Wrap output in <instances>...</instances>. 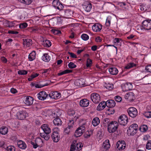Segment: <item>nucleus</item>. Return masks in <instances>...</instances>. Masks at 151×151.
I'll return each mask as SVG.
<instances>
[{"mask_svg": "<svg viewBox=\"0 0 151 151\" xmlns=\"http://www.w3.org/2000/svg\"><path fill=\"white\" fill-rule=\"evenodd\" d=\"M36 53L35 51H33L31 53L29 54L28 57L29 60L32 61L35 58Z\"/></svg>", "mask_w": 151, "mask_h": 151, "instance_id": "nucleus-31", "label": "nucleus"}, {"mask_svg": "<svg viewBox=\"0 0 151 151\" xmlns=\"http://www.w3.org/2000/svg\"><path fill=\"white\" fill-rule=\"evenodd\" d=\"M103 147L106 149H108L110 147V145L109 142V140H106L103 143Z\"/></svg>", "mask_w": 151, "mask_h": 151, "instance_id": "nucleus-28", "label": "nucleus"}, {"mask_svg": "<svg viewBox=\"0 0 151 151\" xmlns=\"http://www.w3.org/2000/svg\"><path fill=\"white\" fill-rule=\"evenodd\" d=\"M92 64V60L89 58L87 59V60L86 66L87 67H90Z\"/></svg>", "mask_w": 151, "mask_h": 151, "instance_id": "nucleus-44", "label": "nucleus"}, {"mask_svg": "<svg viewBox=\"0 0 151 151\" xmlns=\"http://www.w3.org/2000/svg\"><path fill=\"white\" fill-rule=\"evenodd\" d=\"M138 125L136 124L131 125L127 130V133L129 136L134 135L137 132Z\"/></svg>", "mask_w": 151, "mask_h": 151, "instance_id": "nucleus-2", "label": "nucleus"}, {"mask_svg": "<svg viewBox=\"0 0 151 151\" xmlns=\"http://www.w3.org/2000/svg\"><path fill=\"white\" fill-rule=\"evenodd\" d=\"M105 87L108 89L111 90L113 88V85L111 84H106Z\"/></svg>", "mask_w": 151, "mask_h": 151, "instance_id": "nucleus-50", "label": "nucleus"}, {"mask_svg": "<svg viewBox=\"0 0 151 151\" xmlns=\"http://www.w3.org/2000/svg\"><path fill=\"white\" fill-rule=\"evenodd\" d=\"M45 42L47 47H49L51 46V44L50 41L47 40L45 41Z\"/></svg>", "mask_w": 151, "mask_h": 151, "instance_id": "nucleus-55", "label": "nucleus"}, {"mask_svg": "<svg viewBox=\"0 0 151 151\" xmlns=\"http://www.w3.org/2000/svg\"><path fill=\"white\" fill-rule=\"evenodd\" d=\"M53 6L60 10H62L63 6L58 0H54L52 3Z\"/></svg>", "mask_w": 151, "mask_h": 151, "instance_id": "nucleus-8", "label": "nucleus"}, {"mask_svg": "<svg viewBox=\"0 0 151 151\" xmlns=\"http://www.w3.org/2000/svg\"><path fill=\"white\" fill-rule=\"evenodd\" d=\"M32 85V86H35V87L36 88H41L42 87H43L44 86H47L48 85V84L47 83H46L45 84H42V82H40L39 83L37 84H35L34 83H31Z\"/></svg>", "mask_w": 151, "mask_h": 151, "instance_id": "nucleus-24", "label": "nucleus"}, {"mask_svg": "<svg viewBox=\"0 0 151 151\" xmlns=\"http://www.w3.org/2000/svg\"><path fill=\"white\" fill-rule=\"evenodd\" d=\"M106 106V102L104 101H102L99 104L97 107V109L99 111L102 110Z\"/></svg>", "mask_w": 151, "mask_h": 151, "instance_id": "nucleus-22", "label": "nucleus"}, {"mask_svg": "<svg viewBox=\"0 0 151 151\" xmlns=\"http://www.w3.org/2000/svg\"><path fill=\"white\" fill-rule=\"evenodd\" d=\"M102 28V25L96 23L92 26L93 30L95 32H97L101 30Z\"/></svg>", "mask_w": 151, "mask_h": 151, "instance_id": "nucleus-16", "label": "nucleus"}, {"mask_svg": "<svg viewBox=\"0 0 151 151\" xmlns=\"http://www.w3.org/2000/svg\"><path fill=\"white\" fill-rule=\"evenodd\" d=\"M83 8L87 12H89L92 8V4L88 2H86L83 4Z\"/></svg>", "mask_w": 151, "mask_h": 151, "instance_id": "nucleus-14", "label": "nucleus"}, {"mask_svg": "<svg viewBox=\"0 0 151 151\" xmlns=\"http://www.w3.org/2000/svg\"><path fill=\"white\" fill-rule=\"evenodd\" d=\"M7 150L8 151H15L14 147L12 146H10L7 147Z\"/></svg>", "mask_w": 151, "mask_h": 151, "instance_id": "nucleus-48", "label": "nucleus"}, {"mask_svg": "<svg viewBox=\"0 0 151 151\" xmlns=\"http://www.w3.org/2000/svg\"><path fill=\"white\" fill-rule=\"evenodd\" d=\"M109 71L110 73L113 75H116L118 72V70L115 68H110L109 69Z\"/></svg>", "mask_w": 151, "mask_h": 151, "instance_id": "nucleus-27", "label": "nucleus"}, {"mask_svg": "<svg viewBox=\"0 0 151 151\" xmlns=\"http://www.w3.org/2000/svg\"><path fill=\"white\" fill-rule=\"evenodd\" d=\"M85 124H83L82 125L79 127L77 129L80 132H83V133L84 132L85 128Z\"/></svg>", "mask_w": 151, "mask_h": 151, "instance_id": "nucleus-41", "label": "nucleus"}, {"mask_svg": "<svg viewBox=\"0 0 151 151\" xmlns=\"http://www.w3.org/2000/svg\"><path fill=\"white\" fill-rule=\"evenodd\" d=\"M145 70L147 72L151 73V65L147 66L145 68Z\"/></svg>", "mask_w": 151, "mask_h": 151, "instance_id": "nucleus-54", "label": "nucleus"}, {"mask_svg": "<svg viewBox=\"0 0 151 151\" xmlns=\"http://www.w3.org/2000/svg\"><path fill=\"white\" fill-rule=\"evenodd\" d=\"M18 147L22 149H25L27 147V146L24 142L22 141L19 140L17 142Z\"/></svg>", "mask_w": 151, "mask_h": 151, "instance_id": "nucleus-21", "label": "nucleus"}, {"mask_svg": "<svg viewBox=\"0 0 151 151\" xmlns=\"http://www.w3.org/2000/svg\"><path fill=\"white\" fill-rule=\"evenodd\" d=\"M23 44L24 45H26V46L29 47L30 45H32V40L29 39H23Z\"/></svg>", "mask_w": 151, "mask_h": 151, "instance_id": "nucleus-26", "label": "nucleus"}, {"mask_svg": "<svg viewBox=\"0 0 151 151\" xmlns=\"http://www.w3.org/2000/svg\"><path fill=\"white\" fill-rule=\"evenodd\" d=\"M1 61L4 63H6L7 62L6 59L4 57H2L1 58Z\"/></svg>", "mask_w": 151, "mask_h": 151, "instance_id": "nucleus-61", "label": "nucleus"}, {"mask_svg": "<svg viewBox=\"0 0 151 151\" xmlns=\"http://www.w3.org/2000/svg\"><path fill=\"white\" fill-rule=\"evenodd\" d=\"M61 114V111L60 110H58L56 112L52 114V116L54 117V118H58L60 116Z\"/></svg>", "mask_w": 151, "mask_h": 151, "instance_id": "nucleus-33", "label": "nucleus"}, {"mask_svg": "<svg viewBox=\"0 0 151 151\" xmlns=\"http://www.w3.org/2000/svg\"><path fill=\"white\" fill-rule=\"evenodd\" d=\"M129 115L132 117L134 118L137 115L138 112L137 109L134 107H130L127 110Z\"/></svg>", "mask_w": 151, "mask_h": 151, "instance_id": "nucleus-6", "label": "nucleus"}, {"mask_svg": "<svg viewBox=\"0 0 151 151\" xmlns=\"http://www.w3.org/2000/svg\"><path fill=\"white\" fill-rule=\"evenodd\" d=\"M106 106L109 108H112L114 107L116 105L115 102L112 100H109L106 102Z\"/></svg>", "mask_w": 151, "mask_h": 151, "instance_id": "nucleus-17", "label": "nucleus"}, {"mask_svg": "<svg viewBox=\"0 0 151 151\" xmlns=\"http://www.w3.org/2000/svg\"><path fill=\"white\" fill-rule=\"evenodd\" d=\"M68 66L70 68L72 69L76 67V65L72 62L68 64Z\"/></svg>", "mask_w": 151, "mask_h": 151, "instance_id": "nucleus-46", "label": "nucleus"}, {"mask_svg": "<svg viewBox=\"0 0 151 151\" xmlns=\"http://www.w3.org/2000/svg\"><path fill=\"white\" fill-rule=\"evenodd\" d=\"M52 31L55 35H59L61 33L60 31L56 29H52Z\"/></svg>", "mask_w": 151, "mask_h": 151, "instance_id": "nucleus-52", "label": "nucleus"}, {"mask_svg": "<svg viewBox=\"0 0 151 151\" xmlns=\"http://www.w3.org/2000/svg\"><path fill=\"white\" fill-rule=\"evenodd\" d=\"M16 115L17 118L20 120L23 119L26 116V113L22 111H19L17 112Z\"/></svg>", "mask_w": 151, "mask_h": 151, "instance_id": "nucleus-13", "label": "nucleus"}, {"mask_svg": "<svg viewBox=\"0 0 151 151\" xmlns=\"http://www.w3.org/2000/svg\"><path fill=\"white\" fill-rule=\"evenodd\" d=\"M48 97V95L44 91L40 92L38 94V99L41 100H44Z\"/></svg>", "mask_w": 151, "mask_h": 151, "instance_id": "nucleus-12", "label": "nucleus"}, {"mask_svg": "<svg viewBox=\"0 0 151 151\" xmlns=\"http://www.w3.org/2000/svg\"><path fill=\"white\" fill-rule=\"evenodd\" d=\"M49 97L52 99H57L61 97V94L57 91L51 92L49 95Z\"/></svg>", "mask_w": 151, "mask_h": 151, "instance_id": "nucleus-9", "label": "nucleus"}, {"mask_svg": "<svg viewBox=\"0 0 151 151\" xmlns=\"http://www.w3.org/2000/svg\"><path fill=\"white\" fill-rule=\"evenodd\" d=\"M68 54L70 55V56L73 58H77L76 55L74 53L72 52H68Z\"/></svg>", "mask_w": 151, "mask_h": 151, "instance_id": "nucleus-58", "label": "nucleus"}, {"mask_svg": "<svg viewBox=\"0 0 151 151\" xmlns=\"http://www.w3.org/2000/svg\"><path fill=\"white\" fill-rule=\"evenodd\" d=\"M91 99L93 102L95 104H98L100 101V97L99 95L96 93H93L91 95Z\"/></svg>", "mask_w": 151, "mask_h": 151, "instance_id": "nucleus-5", "label": "nucleus"}, {"mask_svg": "<svg viewBox=\"0 0 151 151\" xmlns=\"http://www.w3.org/2000/svg\"><path fill=\"white\" fill-rule=\"evenodd\" d=\"M11 92L13 93H15L17 92L16 90L13 88H12L10 90Z\"/></svg>", "mask_w": 151, "mask_h": 151, "instance_id": "nucleus-63", "label": "nucleus"}, {"mask_svg": "<svg viewBox=\"0 0 151 151\" xmlns=\"http://www.w3.org/2000/svg\"><path fill=\"white\" fill-rule=\"evenodd\" d=\"M115 100L118 102H120L122 101V98L118 96H115Z\"/></svg>", "mask_w": 151, "mask_h": 151, "instance_id": "nucleus-57", "label": "nucleus"}, {"mask_svg": "<svg viewBox=\"0 0 151 151\" xmlns=\"http://www.w3.org/2000/svg\"><path fill=\"white\" fill-rule=\"evenodd\" d=\"M18 1L22 3L29 5L32 3V0H18Z\"/></svg>", "mask_w": 151, "mask_h": 151, "instance_id": "nucleus-35", "label": "nucleus"}, {"mask_svg": "<svg viewBox=\"0 0 151 151\" xmlns=\"http://www.w3.org/2000/svg\"><path fill=\"white\" fill-rule=\"evenodd\" d=\"M65 13L66 15L70 17L72 14V12L70 9H66L65 11Z\"/></svg>", "mask_w": 151, "mask_h": 151, "instance_id": "nucleus-40", "label": "nucleus"}, {"mask_svg": "<svg viewBox=\"0 0 151 151\" xmlns=\"http://www.w3.org/2000/svg\"><path fill=\"white\" fill-rule=\"evenodd\" d=\"M44 132L40 134V136L44 138L45 140H48L49 139L50 136L49 134L51 132V130L49 126L46 124H43L41 127Z\"/></svg>", "mask_w": 151, "mask_h": 151, "instance_id": "nucleus-1", "label": "nucleus"}, {"mask_svg": "<svg viewBox=\"0 0 151 151\" xmlns=\"http://www.w3.org/2000/svg\"><path fill=\"white\" fill-rule=\"evenodd\" d=\"M27 24L26 23H24L20 24L19 25V27L20 28L23 29L26 28L27 27Z\"/></svg>", "mask_w": 151, "mask_h": 151, "instance_id": "nucleus-51", "label": "nucleus"}, {"mask_svg": "<svg viewBox=\"0 0 151 151\" xmlns=\"http://www.w3.org/2000/svg\"><path fill=\"white\" fill-rule=\"evenodd\" d=\"M117 148L119 150H122L125 147V146H123V143L120 141L118 142L116 144Z\"/></svg>", "mask_w": 151, "mask_h": 151, "instance_id": "nucleus-30", "label": "nucleus"}, {"mask_svg": "<svg viewBox=\"0 0 151 151\" xmlns=\"http://www.w3.org/2000/svg\"><path fill=\"white\" fill-rule=\"evenodd\" d=\"M52 138L54 142H57L60 140V137L58 132H54L51 135Z\"/></svg>", "mask_w": 151, "mask_h": 151, "instance_id": "nucleus-11", "label": "nucleus"}, {"mask_svg": "<svg viewBox=\"0 0 151 151\" xmlns=\"http://www.w3.org/2000/svg\"><path fill=\"white\" fill-rule=\"evenodd\" d=\"M33 100L32 97L28 96L26 97L24 103L27 105H30L33 104Z\"/></svg>", "mask_w": 151, "mask_h": 151, "instance_id": "nucleus-19", "label": "nucleus"}, {"mask_svg": "<svg viewBox=\"0 0 151 151\" xmlns=\"http://www.w3.org/2000/svg\"><path fill=\"white\" fill-rule=\"evenodd\" d=\"M110 122V120L108 118H105V119L103 121V125L105 127H106L107 125H108V124H109V123Z\"/></svg>", "mask_w": 151, "mask_h": 151, "instance_id": "nucleus-42", "label": "nucleus"}, {"mask_svg": "<svg viewBox=\"0 0 151 151\" xmlns=\"http://www.w3.org/2000/svg\"><path fill=\"white\" fill-rule=\"evenodd\" d=\"M68 114L70 116H73L75 114V112L74 111H69L68 112Z\"/></svg>", "mask_w": 151, "mask_h": 151, "instance_id": "nucleus-59", "label": "nucleus"}, {"mask_svg": "<svg viewBox=\"0 0 151 151\" xmlns=\"http://www.w3.org/2000/svg\"><path fill=\"white\" fill-rule=\"evenodd\" d=\"M74 124V121L73 120H70L68 124V126L65 129V132L66 134H68L70 131V130L72 128Z\"/></svg>", "mask_w": 151, "mask_h": 151, "instance_id": "nucleus-10", "label": "nucleus"}, {"mask_svg": "<svg viewBox=\"0 0 151 151\" xmlns=\"http://www.w3.org/2000/svg\"><path fill=\"white\" fill-rule=\"evenodd\" d=\"M146 148L148 150L151 149V141L149 140L147 142L146 145Z\"/></svg>", "mask_w": 151, "mask_h": 151, "instance_id": "nucleus-45", "label": "nucleus"}, {"mask_svg": "<svg viewBox=\"0 0 151 151\" xmlns=\"http://www.w3.org/2000/svg\"><path fill=\"white\" fill-rule=\"evenodd\" d=\"M136 64L133 63H130L128 64L127 66H126L125 68L126 69H128L131 68L135 66Z\"/></svg>", "mask_w": 151, "mask_h": 151, "instance_id": "nucleus-37", "label": "nucleus"}, {"mask_svg": "<svg viewBox=\"0 0 151 151\" xmlns=\"http://www.w3.org/2000/svg\"><path fill=\"white\" fill-rule=\"evenodd\" d=\"M110 24V20L109 17H108L107 18L106 22V25L107 27H109Z\"/></svg>", "mask_w": 151, "mask_h": 151, "instance_id": "nucleus-53", "label": "nucleus"}, {"mask_svg": "<svg viewBox=\"0 0 151 151\" xmlns=\"http://www.w3.org/2000/svg\"><path fill=\"white\" fill-rule=\"evenodd\" d=\"M83 133V132H80L77 129L75 132L74 135L76 137H77L81 136Z\"/></svg>", "mask_w": 151, "mask_h": 151, "instance_id": "nucleus-38", "label": "nucleus"}, {"mask_svg": "<svg viewBox=\"0 0 151 151\" xmlns=\"http://www.w3.org/2000/svg\"><path fill=\"white\" fill-rule=\"evenodd\" d=\"M126 4L124 3V2H122L121 3L120 6L122 8H124L125 9H126L127 8L126 7Z\"/></svg>", "mask_w": 151, "mask_h": 151, "instance_id": "nucleus-64", "label": "nucleus"}, {"mask_svg": "<svg viewBox=\"0 0 151 151\" xmlns=\"http://www.w3.org/2000/svg\"><path fill=\"white\" fill-rule=\"evenodd\" d=\"M53 120L54 124L55 125L57 126H60L61 125L62 122L61 119L58 118H55Z\"/></svg>", "mask_w": 151, "mask_h": 151, "instance_id": "nucleus-25", "label": "nucleus"}, {"mask_svg": "<svg viewBox=\"0 0 151 151\" xmlns=\"http://www.w3.org/2000/svg\"><path fill=\"white\" fill-rule=\"evenodd\" d=\"M72 71L69 70H66L60 72L58 73V76H61L64 74H65L72 72Z\"/></svg>", "mask_w": 151, "mask_h": 151, "instance_id": "nucleus-34", "label": "nucleus"}, {"mask_svg": "<svg viewBox=\"0 0 151 151\" xmlns=\"http://www.w3.org/2000/svg\"><path fill=\"white\" fill-rule=\"evenodd\" d=\"M82 39L85 41L87 40L89 38V36L86 34H83L81 36Z\"/></svg>", "mask_w": 151, "mask_h": 151, "instance_id": "nucleus-43", "label": "nucleus"}, {"mask_svg": "<svg viewBox=\"0 0 151 151\" xmlns=\"http://www.w3.org/2000/svg\"><path fill=\"white\" fill-rule=\"evenodd\" d=\"M134 93L132 92H129L126 94L125 96L126 99L129 101L133 100L134 98Z\"/></svg>", "mask_w": 151, "mask_h": 151, "instance_id": "nucleus-18", "label": "nucleus"}, {"mask_svg": "<svg viewBox=\"0 0 151 151\" xmlns=\"http://www.w3.org/2000/svg\"><path fill=\"white\" fill-rule=\"evenodd\" d=\"M139 129L141 132H145L147 130L148 127L147 125H143L140 127Z\"/></svg>", "mask_w": 151, "mask_h": 151, "instance_id": "nucleus-36", "label": "nucleus"}, {"mask_svg": "<svg viewBox=\"0 0 151 151\" xmlns=\"http://www.w3.org/2000/svg\"><path fill=\"white\" fill-rule=\"evenodd\" d=\"M100 121L99 119L97 117H95L92 120V124L94 126H97L100 123Z\"/></svg>", "mask_w": 151, "mask_h": 151, "instance_id": "nucleus-29", "label": "nucleus"}, {"mask_svg": "<svg viewBox=\"0 0 151 151\" xmlns=\"http://www.w3.org/2000/svg\"><path fill=\"white\" fill-rule=\"evenodd\" d=\"M75 146L77 147V149H78L80 150L81 149L82 147H83V146L79 143H77Z\"/></svg>", "mask_w": 151, "mask_h": 151, "instance_id": "nucleus-56", "label": "nucleus"}, {"mask_svg": "<svg viewBox=\"0 0 151 151\" xmlns=\"http://www.w3.org/2000/svg\"><path fill=\"white\" fill-rule=\"evenodd\" d=\"M89 104V101L86 99H82L80 102V105L82 107H87Z\"/></svg>", "mask_w": 151, "mask_h": 151, "instance_id": "nucleus-20", "label": "nucleus"}, {"mask_svg": "<svg viewBox=\"0 0 151 151\" xmlns=\"http://www.w3.org/2000/svg\"><path fill=\"white\" fill-rule=\"evenodd\" d=\"M31 143L33 146V148H36L38 146L37 144L33 142H31Z\"/></svg>", "mask_w": 151, "mask_h": 151, "instance_id": "nucleus-60", "label": "nucleus"}, {"mask_svg": "<svg viewBox=\"0 0 151 151\" xmlns=\"http://www.w3.org/2000/svg\"><path fill=\"white\" fill-rule=\"evenodd\" d=\"M42 60L45 62H48L50 59V57L47 54L45 53L42 56Z\"/></svg>", "mask_w": 151, "mask_h": 151, "instance_id": "nucleus-32", "label": "nucleus"}, {"mask_svg": "<svg viewBox=\"0 0 151 151\" xmlns=\"http://www.w3.org/2000/svg\"><path fill=\"white\" fill-rule=\"evenodd\" d=\"M125 87L126 88V90H130L132 88V84L130 83H127L125 85Z\"/></svg>", "mask_w": 151, "mask_h": 151, "instance_id": "nucleus-39", "label": "nucleus"}, {"mask_svg": "<svg viewBox=\"0 0 151 151\" xmlns=\"http://www.w3.org/2000/svg\"><path fill=\"white\" fill-rule=\"evenodd\" d=\"M142 25L141 29H144L147 30L151 29V21L149 20H145L142 22Z\"/></svg>", "mask_w": 151, "mask_h": 151, "instance_id": "nucleus-7", "label": "nucleus"}, {"mask_svg": "<svg viewBox=\"0 0 151 151\" xmlns=\"http://www.w3.org/2000/svg\"><path fill=\"white\" fill-rule=\"evenodd\" d=\"M128 118L125 115H122L119 118L118 122L121 125L124 126L128 122Z\"/></svg>", "mask_w": 151, "mask_h": 151, "instance_id": "nucleus-4", "label": "nucleus"}, {"mask_svg": "<svg viewBox=\"0 0 151 151\" xmlns=\"http://www.w3.org/2000/svg\"><path fill=\"white\" fill-rule=\"evenodd\" d=\"M18 73L19 74L24 75L27 73V71L25 70H20L18 71Z\"/></svg>", "mask_w": 151, "mask_h": 151, "instance_id": "nucleus-47", "label": "nucleus"}, {"mask_svg": "<svg viewBox=\"0 0 151 151\" xmlns=\"http://www.w3.org/2000/svg\"><path fill=\"white\" fill-rule=\"evenodd\" d=\"M118 124L116 122H111L108 124V129L110 133H113L115 132L118 127Z\"/></svg>", "mask_w": 151, "mask_h": 151, "instance_id": "nucleus-3", "label": "nucleus"}, {"mask_svg": "<svg viewBox=\"0 0 151 151\" xmlns=\"http://www.w3.org/2000/svg\"><path fill=\"white\" fill-rule=\"evenodd\" d=\"M144 116L147 118H151V111H148L145 112Z\"/></svg>", "mask_w": 151, "mask_h": 151, "instance_id": "nucleus-49", "label": "nucleus"}, {"mask_svg": "<svg viewBox=\"0 0 151 151\" xmlns=\"http://www.w3.org/2000/svg\"><path fill=\"white\" fill-rule=\"evenodd\" d=\"M74 83L76 85L80 87L84 86L85 84L84 80L81 78L76 80Z\"/></svg>", "mask_w": 151, "mask_h": 151, "instance_id": "nucleus-15", "label": "nucleus"}, {"mask_svg": "<svg viewBox=\"0 0 151 151\" xmlns=\"http://www.w3.org/2000/svg\"><path fill=\"white\" fill-rule=\"evenodd\" d=\"M8 33L9 34H17L18 33V32L17 31H10L8 32Z\"/></svg>", "mask_w": 151, "mask_h": 151, "instance_id": "nucleus-62", "label": "nucleus"}, {"mask_svg": "<svg viewBox=\"0 0 151 151\" xmlns=\"http://www.w3.org/2000/svg\"><path fill=\"white\" fill-rule=\"evenodd\" d=\"M8 132V128L5 126H3L0 128V133L2 135L6 134Z\"/></svg>", "mask_w": 151, "mask_h": 151, "instance_id": "nucleus-23", "label": "nucleus"}]
</instances>
